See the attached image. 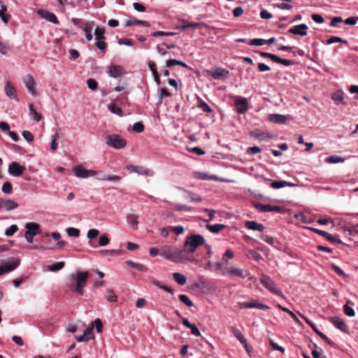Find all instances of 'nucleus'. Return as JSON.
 <instances>
[{
	"mask_svg": "<svg viewBox=\"0 0 358 358\" xmlns=\"http://www.w3.org/2000/svg\"><path fill=\"white\" fill-rule=\"evenodd\" d=\"M93 325V329L95 327L98 333H101L103 329V324L100 319H96L93 322L91 323Z\"/></svg>",
	"mask_w": 358,
	"mask_h": 358,
	"instance_id": "47",
	"label": "nucleus"
},
{
	"mask_svg": "<svg viewBox=\"0 0 358 358\" xmlns=\"http://www.w3.org/2000/svg\"><path fill=\"white\" fill-rule=\"evenodd\" d=\"M26 168L21 166L18 162H13L8 166V173L13 176H20L23 174Z\"/></svg>",
	"mask_w": 358,
	"mask_h": 358,
	"instance_id": "14",
	"label": "nucleus"
},
{
	"mask_svg": "<svg viewBox=\"0 0 358 358\" xmlns=\"http://www.w3.org/2000/svg\"><path fill=\"white\" fill-rule=\"evenodd\" d=\"M175 65H180L185 68H189L186 63L176 59H169L166 61V66L167 68H170Z\"/></svg>",
	"mask_w": 358,
	"mask_h": 358,
	"instance_id": "34",
	"label": "nucleus"
},
{
	"mask_svg": "<svg viewBox=\"0 0 358 358\" xmlns=\"http://www.w3.org/2000/svg\"><path fill=\"white\" fill-rule=\"evenodd\" d=\"M38 14L43 19L52 22L55 24H59V20L57 16L51 12H49L44 9H39L38 10Z\"/></svg>",
	"mask_w": 358,
	"mask_h": 358,
	"instance_id": "16",
	"label": "nucleus"
},
{
	"mask_svg": "<svg viewBox=\"0 0 358 358\" xmlns=\"http://www.w3.org/2000/svg\"><path fill=\"white\" fill-rule=\"evenodd\" d=\"M1 190L2 192L4 193V194H10L12 193V191H13V186H12V184L7 181V182H5L3 185H2V188H1Z\"/></svg>",
	"mask_w": 358,
	"mask_h": 358,
	"instance_id": "42",
	"label": "nucleus"
},
{
	"mask_svg": "<svg viewBox=\"0 0 358 358\" xmlns=\"http://www.w3.org/2000/svg\"><path fill=\"white\" fill-rule=\"evenodd\" d=\"M106 144L116 150L124 148L127 145V141L118 134H109L105 137Z\"/></svg>",
	"mask_w": 358,
	"mask_h": 358,
	"instance_id": "4",
	"label": "nucleus"
},
{
	"mask_svg": "<svg viewBox=\"0 0 358 358\" xmlns=\"http://www.w3.org/2000/svg\"><path fill=\"white\" fill-rule=\"evenodd\" d=\"M92 22H86L83 27V31L85 33V38L88 41H92L93 38V36L92 34Z\"/></svg>",
	"mask_w": 358,
	"mask_h": 358,
	"instance_id": "29",
	"label": "nucleus"
},
{
	"mask_svg": "<svg viewBox=\"0 0 358 358\" xmlns=\"http://www.w3.org/2000/svg\"><path fill=\"white\" fill-rule=\"evenodd\" d=\"M245 227L251 230L262 231L264 229V226L262 224L258 223L255 221H247Z\"/></svg>",
	"mask_w": 358,
	"mask_h": 358,
	"instance_id": "24",
	"label": "nucleus"
},
{
	"mask_svg": "<svg viewBox=\"0 0 358 358\" xmlns=\"http://www.w3.org/2000/svg\"><path fill=\"white\" fill-rule=\"evenodd\" d=\"M222 275H235L241 278H245L250 276V273L248 271H243L238 268H224L222 270Z\"/></svg>",
	"mask_w": 358,
	"mask_h": 358,
	"instance_id": "8",
	"label": "nucleus"
},
{
	"mask_svg": "<svg viewBox=\"0 0 358 358\" xmlns=\"http://www.w3.org/2000/svg\"><path fill=\"white\" fill-rule=\"evenodd\" d=\"M73 172L76 177L80 178H87L97 174L96 171L85 169L82 165L75 166L73 167Z\"/></svg>",
	"mask_w": 358,
	"mask_h": 358,
	"instance_id": "6",
	"label": "nucleus"
},
{
	"mask_svg": "<svg viewBox=\"0 0 358 358\" xmlns=\"http://www.w3.org/2000/svg\"><path fill=\"white\" fill-rule=\"evenodd\" d=\"M6 10L7 7L4 4H1L0 9V17L5 24H7L11 17L10 14L6 13Z\"/></svg>",
	"mask_w": 358,
	"mask_h": 358,
	"instance_id": "33",
	"label": "nucleus"
},
{
	"mask_svg": "<svg viewBox=\"0 0 358 358\" xmlns=\"http://www.w3.org/2000/svg\"><path fill=\"white\" fill-rule=\"evenodd\" d=\"M277 307L279 309L282 310V311L287 313L293 318V320L296 322V323H297L298 324H301V322H300L299 318L296 317V315L292 311H291L289 309L285 308L280 304H278Z\"/></svg>",
	"mask_w": 358,
	"mask_h": 358,
	"instance_id": "38",
	"label": "nucleus"
},
{
	"mask_svg": "<svg viewBox=\"0 0 358 358\" xmlns=\"http://www.w3.org/2000/svg\"><path fill=\"white\" fill-rule=\"evenodd\" d=\"M127 169L141 176H152L154 175L152 170L142 166L128 165Z\"/></svg>",
	"mask_w": 358,
	"mask_h": 358,
	"instance_id": "13",
	"label": "nucleus"
},
{
	"mask_svg": "<svg viewBox=\"0 0 358 358\" xmlns=\"http://www.w3.org/2000/svg\"><path fill=\"white\" fill-rule=\"evenodd\" d=\"M260 238L266 242L267 243H268L269 245H273L274 244V238L271 236H268V235H266V234H262L260 236Z\"/></svg>",
	"mask_w": 358,
	"mask_h": 358,
	"instance_id": "59",
	"label": "nucleus"
},
{
	"mask_svg": "<svg viewBox=\"0 0 358 358\" xmlns=\"http://www.w3.org/2000/svg\"><path fill=\"white\" fill-rule=\"evenodd\" d=\"M206 241L204 237L201 234H192L187 236L184 242L183 249H180L182 257H183V264L194 263L196 264L198 260L191 255L193 254L196 249L203 245Z\"/></svg>",
	"mask_w": 358,
	"mask_h": 358,
	"instance_id": "1",
	"label": "nucleus"
},
{
	"mask_svg": "<svg viewBox=\"0 0 358 358\" xmlns=\"http://www.w3.org/2000/svg\"><path fill=\"white\" fill-rule=\"evenodd\" d=\"M230 331L241 343H244L245 342L246 338L240 330L232 327L230 328Z\"/></svg>",
	"mask_w": 358,
	"mask_h": 358,
	"instance_id": "32",
	"label": "nucleus"
},
{
	"mask_svg": "<svg viewBox=\"0 0 358 358\" xmlns=\"http://www.w3.org/2000/svg\"><path fill=\"white\" fill-rule=\"evenodd\" d=\"M22 136L28 142H32L34 141V136L29 131H24L22 132Z\"/></svg>",
	"mask_w": 358,
	"mask_h": 358,
	"instance_id": "64",
	"label": "nucleus"
},
{
	"mask_svg": "<svg viewBox=\"0 0 358 358\" xmlns=\"http://www.w3.org/2000/svg\"><path fill=\"white\" fill-rule=\"evenodd\" d=\"M65 263L64 262H59L55 263L49 267V270L53 272L58 271L64 267Z\"/></svg>",
	"mask_w": 358,
	"mask_h": 358,
	"instance_id": "44",
	"label": "nucleus"
},
{
	"mask_svg": "<svg viewBox=\"0 0 358 358\" xmlns=\"http://www.w3.org/2000/svg\"><path fill=\"white\" fill-rule=\"evenodd\" d=\"M254 207L260 212L266 213V212H276L281 213L283 212V208L280 206H271V205H265L260 203H255Z\"/></svg>",
	"mask_w": 358,
	"mask_h": 358,
	"instance_id": "10",
	"label": "nucleus"
},
{
	"mask_svg": "<svg viewBox=\"0 0 358 358\" xmlns=\"http://www.w3.org/2000/svg\"><path fill=\"white\" fill-rule=\"evenodd\" d=\"M126 264L129 266L136 268L141 271H145L147 270V268L143 264L136 263L130 260L127 261Z\"/></svg>",
	"mask_w": 358,
	"mask_h": 358,
	"instance_id": "37",
	"label": "nucleus"
},
{
	"mask_svg": "<svg viewBox=\"0 0 358 358\" xmlns=\"http://www.w3.org/2000/svg\"><path fill=\"white\" fill-rule=\"evenodd\" d=\"M329 320L336 328L344 333L349 334L348 327L341 318L338 317H332Z\"/></svg>",
	"mask_w": 358,
	"mask_h": 358,
	"instance_id": "18",
	"label": "nucleus"
},
{
	"mask_svg": "<svg viewBox=\"0 0 358 358\" xmlns=\"http://www.w3.org/2000/svg\"><path fill=\"white\" fill-rule=\"evenodd\" d=\"M109 238L106 235H102L99 237V245L100 246H106L109 243Z\"/></svg>",
	"mask_w": 358,
	"mask_h": 358,
	"instance_id": "62",
	"label": "nucleus"
},
{
	"mask_svg": "<svg viewBox=\"0 0 358 358\" xmlns=\"http://www.w3.org/2000/svg\"><path fill=\"white\" fill-rule=\"evenodd\" d=\"M248 257L252 258L256 261H259L262 259L261 255L252 250H249Z\"/></svg>",
	"mask_w": 358,
	"mask_h": 358,
	"instance_id": "53",
	"label": "nucleus"
},
{
	"mask_svg": "<svg viewBox=\"0 0 358 358\" xmlns=\"http://www.w3.org/2000/svg\"><path fill=\"white\" fill-rule=\"evenodd\" d=\"M238 306L240 308H257L260 310H268L269 307L265 304L261 303L257 301H244L239 302L238 303Z\"/></svg>",
	"mask_w": 358,
	"mask_h": 358,
	"instance_id": "11",
	"label": "nucleus"
},
{
	"mask_svg": "<svg viewBox=\"0 0 358 358\" xmlns=\"http://www.w3.org/2000/svg\"><path fill=\"white\" fill-rule=\"evenodd\" d=\"M343 311L344 313L349 317H353L355 315L354 309L352 307L348 306V305H345L343 306Z\"/></svg>",
	"mask_w": 358,
	"mask_h": 358,
	"instance_id": "56",
	"label": "nucleus"
},
{
	"mask_svg": "<svg viewBox=\"0 0 358 358\" xmlns=\"http://www.w3.org/2000/svg\"><path fill=\"white\" fill-rule=\"evenodd\" d=\"M129 224L134 229L138 228V216L136 214H130L127 218Z\"/></svg>",
	"mask_w": 358,
	"mask_h": 358,
	"instance_id": "28",
	"label": "nucleus"
},
{
	"mask_svg": "<svg viewBox=\"0 0 358 358\" xmlns=\"http://www.w3.org/2000/svg\"><path fill=\"white\" fill-rule=\"evenodd\" d=\"M266 41L263 38H254L250 41L249 45L260 46L265 43Z\"/></svg>",
	"mask_w": 358,
	"mask_h": 358,
	"instance_id": "54",
	"label": "nucleus"
},
{
	"mask_svg": "<svg viewBox=\"0 0 358 358\" xmlns=\"http://www.w3.org/2000/svg\"><path fill=\"white\" fill-rule=\"evenodd\" d=\"M299 315L301 318H303L306 322L312 328V329L322 338V336H324L323 333L320 331V330L316 327L315 324L312 322L309 319L305 317L303 315L299 313Z\"/></svg>",
	"mask_w": 358,
	"mask_h": 358,
	"instance_id": "31",
	"label": "nucleus"
},
{
	"mask_svg": "<svg viewBox=\"0 0 358 358\" xmlns=\"http://www.w3.org/2000/svg\"><path fill=\"white\" fill-rule=\"evenodd\" d=\"M22 81L29 92L32 96H37L38 93L35 88L36 82L34 77L30 74H27L22 78Z\"/></svg>",
	"mask_w": 358,
	"mask_h": 358,
	"instance_id": "9",
	"label": "nucleus"
},
{
	"mask_svg": "<svg viewBox=\"0 0 358 358\" xmlns=\"http://www.w3.org/2000/svg\"><path fill=\"white\" fill-rule=\"evenodd\" d=\"M87 85L89 89L93 91L96 90L98 87V83L94 78H89L87 80Z\"/></svg>",
	"mask_w": 358,
	"mask_h": 358,
	"instance_id": "50",
	"label": "nucleus"
},
{
	"mask_svg": "<svg viewBox=\"0 0 358 358\" xmlns=\"http://www.w3.org/2000/svg\"><path fill=\"white\" fill-rule=\"evenodd\" d=\"M99 234V231L96 229H91L87 231V237L89 239H93Z\"/></svg>",
	"mask_w": 358,
	"mask_h": 358,
	"instance_id": "55",
	"label": "nucleus"
},
{
	"mask_svg": "<svg viewBox=\"0 0 358 358\" xmlns=\"http://www.w3.org/2000/svg\"><path fill=\"white\" fill-rule=\"evenodd\" d=\"M271 187L273 189H280L285 187L284 180H275L271 182Z\"/></svg>",
	"mask_w": 358,
	"mask_h": 358,
	"instance_id": "61",
	"label": "nucleus"
},
{
	"mask_svg": "<svg viewBox=\"0 0 358 358\" xmlns=\"http://www.w3.org/2000/svg\"><path fill=\"white\" fill-rule=\"evenodd\" d=\"M197 106H198V108L201 109L203 112H206L208 113L212 112V109L210 108V107L208 105V103L206 102H205L203 100L200 101V102Z\"/></svg>",
	"mask_w": 358,
	"mask_h": 358,
	"instance_id": "46",
	"label": "nucleus"
},
{
	"mask_svg": "<svg viewBox=\"0 0 358 358\" xmlns=\"http://www.w3.org/2000/svg\"><path fill=\"white\" fill-rule=\"evenodd\" d=\"M175 281L180 285H183L186 283L187 278L183 274L180 273H174L173 274Z\"/></svg>",
	"mask_w": 358,
	"mask_h": 358,
	"instance_id": "35",
	"label": "nucleus"
},
{
	"mask_svg": "<svg viewBox=\"0 0 358 358\" xmlns=\"http://www.w3.org/2000/svg\"><path fill=\"white\" fill-rule=\"evenodd\" d=\"M325 161H326V162L329 163V164H336V163L343 162L345 161V159H344V158H343L340 156L331 155V156L328 157Z\"/></svg>",
	"mask_w": 358,
	"mask_h": 358,
	"instance_id": "39",
	"label": "nucleus"
},
{
	"mask_svg": "<svg viewBox=\"0 0 358 358\" xmlns=\"http://www.w3.org/2000/svg\"><path fill=\"white\" fill-rule=\"evenodd\" d=\"M332 99L336 102H343V94L342 92H337L332 95Z\"/></svg>",
	"mask_w": 358,
	"mask_h": 358,
	"instance_id": "57",
	"label": "nucleus"
},
{
	"mask_svg": "<svg viewBox=\"0 0 358 358\" xmlns=\"http://www.w3.org/2000/svg\"><path fill=\"white\" fill-rule=\"evenodd\" d=\"M105 29L103 27H96L94 31L95 40L104 38Z\"/></svg>",
	"mask_w": 358,
	"mask_h": 358,
	"instance_id": "41",
	"label": "nucleus"
},
{
	"mask_svg": "<svg viewBox=\"0 0 358 358\" xmlns=\"http://www.w3.org/2000/svg\"><path fill=\"white\" fill-rule=\"evenodd\" d=\"M178 189L187 193L188 197L187 199H188L189 201L191 202L200 203L203 201L202 198L200 196L192 192L186 191L182 187H178Z\"/></svg>",
	"mask_w": 358,
	"mask_h": 358,
	"instance_id": "27",
	"label": "nucleus"
},
{
	"mask_svg": "<svg viewBox=\"0 0 358 358\" xmlns=\"http://www.w3.org/2000/svg\"><path fill=\"white\" fill-rule=\"evenodd\" d=\"M268 120L274 123L285 124L287 121V117L284 115L271 114L268 116Z\"/></svg>",
	"mask_w": 358,
	"mask_h": 358,
	"instance_id": "23",
	"label": "nucleus"
},
{
	"mask_svg": "<svg viewBox=\"0 0 358 358\" xmlns=\"http://www.w3.org/2000/svg\"><path fill=\"white\" fill-rule=\"evenodd\" d=\"M312 230L313 231H315L316 234L324 237L326 239H327L329 241H330L331 243H342L341 240L339 238L336 237L327 231H322L320 229H312Z\"/></svg>",
	"mask_w": 358,
	"mask_h": 358,
	"instance_id": "19",
	"label": "nucleus"
},
{
	"mask_svg": "<svg viewBox=\"0 0 358 358\" xmlns=\"http://www.w3.org/2000/svg\"><path fill=\"white\" fill-rule=\"evenodd\" d=\"M228 71L220 68L214 70L211 73V76L215 80H219L228 75Z\"/></svg>",
	"mask_w": 358,
	"mask_h": 358,
	"instance_id": "25",
	"label": "nucleus"
},
{
	"mask_svg": "<svg viewBox=\"0 0 358 358\" xmlns=\"http://www.w3.org/2000/svg\"><path fill=\"white\" fill-rule=\"evenodd\" d=\"M206 227L212 233H218L225 228V225L223 224H208Z\"/></svg>",
	"mask_w": 358,
	"mask_h": 358,
	"instance_id": "36",
	"label": "nucleus"
},
{
	"mask_svg": "<svg viewBox=\"0 0 358 358\" xmlns=\"http://www.w3.org/2000/svg\"><path fill=\"white\" fill-rule=\"evenodd\" d=\"M26 231L29 233H36V235L40 233V225L36 222H27L25 224Z\"/></svg>",
	"mask_w": 358,
	"mask_h": 358,
	"instance_id": "26",
	"label": "nucleus"
},
{
	"mask_svg": "<svg viewBox=\"0 0 358 358\" xmlns=\"http://www.w3.org/2000/svg\"><path fill=\"white\" fill-rule=\"evenodd\" d=\"M29 116L34 120L35 122H38L41 119V115L39 113H38L35 109L34 106L32 103H30L29 105Z\"/></svg>",
	"mask_w": 358,
	"mask_h": 358,
	"instance_id": "30",
	"label": "nucleus"
},
{
	"mask_svg": "<svg viewBox=\"0 0 358 358\" xmlns=\"http://www.w3.org/2000/svg\"><path fill=\"white\" fill-rule=\"evenodd\" d=\"M88 278L89 273L85 271L73 273L69 276L67 286L78 295H83Z\"/></svg>",
	"mask_w": 358,
	"mask_h": 358,
	"instance_id": "2",
	"label": "nucleus"
},
{
	"mask_svg": "<svg viewBox=\"0 0 358 358\" xmlns=\"http://www.w3.org/2000/svg\"><path fill=\"white\" fill-rule=\"evenodd\" d=\"M106 291L108 293V295L106 296V299L108 301H115L117 300V296L114 294L113 290L108 288Z\"/></svg>",
	"mask_w": 358,
	"mask_h": 358,
	"instance_id": "60",
	"label": "nucleus"
},
{
	"mask_svg": "<svg viewBox=\"0 0 358 358\" xmlns=\"http://www.w3.org/2000/svg\"><path fill=\"white\" fill-rule=\"evenodd\" d=\"M236 111L238 114L245 113L248 109V101L245 97L236 96L234 98Z\"/></svg>",
	"mask_w": 358,
	"mask_h": 358,
	"instance_id": "7",
	"label": "nucleus"
},
{
	"mask_svg": "<svg viewBox=\"0 0 358 358\" xmlns=\"http://www.w3.org/2000/svg\"><path fill=\"white\" fill-rule=\"evenodd\" d=\"M261 284L271 293L285 298V296L282 291L277 287L275 282L269 276L262 275L260 278Z\"/></svg>",
	"mask_w": 358,
	"mask_h": 358,
	"instance_id": "5",
	"label": "nucleus"
},
{
	"mask_svg": "<svg viewBox=\"0 0 358 358\" xmlns=\"http://www.w3.org/2000/svg\"><path fill=\"white\" fill-rule=\"evenodd\" d=\"M69 236L78 237L80 236V230L74 227H69L66 229Z\"/></svg>",
	"mask_w": 358,
	"mask_h": 358,
	"instance_id": "45",
	"label": "nucleus"
},
{
	"mask_svg": "<svg viewBox=\"0 0 358 358\" xmlns=\"http://www.w3.org/2000/svg\"><path fill=\"white\" fill-rule=\"evenodd\" d=\"M144 130V125L141 122H136L132 127V131L136 133H141Z\"/></svg>",
	"mask_w": 358,
	"mask_h": 358,
	"instance_id": "52",
	"label": "nucleus"
},
{
	"mask_svg": "<svg viewBox=\"0 0 358 358\" xmlns=\"http://www.w3.org/2000/svg\"><path fill=\"white\" fill-rule=\"evenodd\" d=\"M136 24L143 25L146 27H149L150 26L148 22L144 20H139L135 18H129L127 20L124 22V25L126 27H131Z\"/></svg>",
	"mask_w": 358,
	"mask_h": 358,
	"instance_id": "22",
	"label": "nucleus"
},
{
	"mask_svg": "<svg viewBox=\"0 0 358 358\" xmlns=\"http://www.w3.org/2000/svg\"><path fill=\"white\" fill-rule=\"evenodd\" d=\"M275 62L282 64L284 66H290L293 64V62L289 59H285L279 57L278 56L276 57Z\"/></svg>",
	"mask_w": 358,
	"mask_h": 358,
	"instance_id": "58",
	"label": "nucleus"
},
{
	"mask_svg": "<svg viewBox=\"0 0 358 358\" xmlns=\"http://www.w3.org/2000/svg\"><path fill=\"white\" fill-rule=\"evenodd\" d=\"M107 73L113 78H118L123 76L124 69L119 65H111L108 67Z\"/></svg>",
	"mask_w": 358,
	"mask_h": 358,
	"instance_id": "15",
	"label": "nucleus"
},
{
	"mask_svg": "<svg viewBox=\"0 0 358 358\" xmlns=\"http://www.w3.org/2000/svg\"><path fill=\"white\" fill-rule=\"evenodd\" d=\"M159 251L162 257L173 262L183 264L180 249L169 245H162L159 248Z\"/></svg>",
	"mask_w": 358,
	"mask_h": 358,
	"instance_id": "3",
	"label": "nucleus"
},
{
	"mask_svg": "<svg viewBox=\"0 0 358 358\" xmlns=\"http://www.w3.org/2000/svg\"><path fill=\"white\" fill-rule=\"evenodd\" d=\"M17 226L16 224H13L6 230L5 235L6 236H12L17 231Z\"/></svg>",
	"mask_w": 358,
	"mask_h": 358,
	"instance_id": "51",
	"label": "nucleus"
},
{
	"mask_svg": "<svg viewBox=\"0 0 358 358\" xmlns=\"http://www.w3.org/2000/svg\"><path fill=\"white\" fill-rule=\"evenodd\" d=\"M18 207L17 203L8 199L0 198V210L4 209L6 211L13 210Z\"/></svg>",
	"mask_w": 358,
	"mask_h": 358,
	"instance_id": "17",
	"label": "nucleus"
},
{
	"mask_svg": "<svg viewBox=\"0 0 358 358\" xmlns=\"http://www.w3.org/2000/svg\"><path fill=\"white\" fill-rule=\"evenodd\" d=\"M337 42H341L345 44L348 43V41L346 40H343V38L338 36H331L329 39L327 41V44L330 45Z\"/></svg>",
	"mask_w": 358,
	"mask_h": 358,
	"instance_id": "49",
	"label": "nucleus"
},
{
	"mask_svg": "<svg viewBox=\"0 0 358 358\" xmlns=\"http://www.w3.org/2000/svg\"><path fill=\"white\" fill-rule=\"evenodd\" d=\"M108 109L113 114L122 115V109L115 103H110L108 106Z\"/></svg>",
	"mask_w": 358,
	"mask_h": 358,
	"instance_id": "40",
	"label": "nucleus"
},
{
	"mask_svg": "<svg viewBox=\"0 0 358 358\" xmlns=\"http://www.w3.org/2000/svg\"><path fill=\"white\" fill-rule=\"evenodd\" d=\"M5 92L6 94L10 99L17 100V95L16 90L10 81H6L5 85Z\"/></svg>",
	"mask_w": 358,
	"mask_h": 358,
	"instance_id": "21",
	"label": "nucleus"
},
{
	"mask_svg": "<svg viewBox=\"0 0 358 358\" xmlns=\"http://www.w3.org/2000/svg\"><path fill=\"white\" fill-rule=\"evenodd\" d=\"M275 7L282 10H290L292 6L285 3H277L273 5Z\"/></svg>",
	"mask_w": 358,
	"mask_h": 358,
	"instance_id": "63",
	"label": "nucleus"
},
{
	"mask_svg": "<svg viewBox=\"0 0 358 358\" xmlns=\"http://www.w3.org/2000/svg\"><path fill=\"white\" fill-rule=\"evenodd\" d=\"M308 26L306 24H301L289 29L288 32L292 34L304 36L307 35Z\"/></svg>",
	"mask_w": 358,
	"mask_h": 358,
	"instance_id": "20",
	"label": "nucleus"
},
{
	"mask_svg": "<svg viewBox=\"0 0 358 358\" xmlns=\"http://www.w3.org/2000/svg\"><path fill=\"white\" fill-rule=\"evenodd\" d=\"M180 301L188 307L193 306L194 303L192 300L185 294H180L179 296Z\"/></svg>",
	"mask_w": 358,
	"mask_h": 358,
	"instance_id": "43",
	"label": "nucleus"
},
{
	"mask_svg": "<svg viewBox=\"0 0 358 358\" xmlns=\"http://www.w3.org/2000/svg\"><path fill=\"white\" fill-rule=\"evenodd\" d=\"M0 266V275L15 270L20 264V260L16 259L12 262H2Z\"/></svg>",
	"mask_w": 358,
	"mask_h": 358,
	"instance_id": "12",
	"label": "nucleus"
},
{
	"mask_svg": "<svg viewBox=\"0 0 358 358\" xmlns=\"http://www.w3.org/2000/svg\"><path fill=\"white\" fill-rule=\"evenodd\" d=\"M152 35L155 37H158V36H175L176 35V33L175 32H172V31H155L152 34Z\"/></svg>",
	"mask_w": 358,
	"mask_h": 358,
	"instance_id": "48",
	"label": "nucleus"
}]
</instances>
